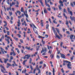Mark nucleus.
<instances>
[{"instance_id": "nucleus-47", "label": "nucleus", "mask_w": 75, "mask_h": 75, "mask_svg": "<svg viewBox=\"0 0 75 75\" xmlns=\"http://www.w3.org/2000/svg\"><path fill=\"white\" fill-rule=\"evenodd\" d=\"M55 72V69L54 68H53V73H54Z\"/></svg>"}, {"instance_id": "nucleus-9", "label": "nucleus", "mask_w": 75, "mask_h": 75, "mask_svg": "<svg viewBox=\"0 0 75 75\" xmlns=\"http://www.w3.org/2000/svg\"><path fill=\"white\" fill-rule=\"evenodd\" d=\"M3 59H4V62L6 63H7V61H8V59L7 58L6 59H4L3 58Z\"/></svg>"}, {"instance_id": "nucleus-6", "label": "nucleus", "mask_w": 75, "mask_h": 75, "mask_svg": "<svg viewBox=\"0 0 75 75\" xmlns=\"http://www.w3.org/2000/svg\"><path fill=\"white\" fill-rule=\"evenodd\" d=\"M0 67L1 69H4V71H6V69H5V68H4V66H3L2 64H0Z\"/></svg>"}, {"instance_id": "nucleus-13", "label": "nucleus", "mask_w": 75, "mask_h": 75, "mask_svg": "<svg viewBox=\"0 0 75 75\" xmlns=\"http://www.w3.org/2000/svg\"><path fill=\"white\" fill-rule=\"evenodd\" d=\"M70 35L71 36H70L69 37L70 38V39H71V40H72V39L73 38H73L74 36V35L71 34Z\"/></svg>"}, {"instance_id": "nucleus-58", "label": "nucleus", "mask_w": 75, "mask_h": 75, "mask_svg": "<svg viewBox=\"0 0 75 75\" xmlns=\"http://www.w3.org/2000/svg\"><path fill=\"white\" fill-rule=\"evenodd\" d=\"M45 37H46V38H48V35H45Z\"/></svg>"}, {"instance_id": "nucleus-37", "label": "nucleus", "mask_w": 75, "mask_h": 75, "mask_svg": "<svg viewBox=\"0 0 75 75\" xmlns=\"http://www.w3.org/2000/svg\"><path fill=\"white\" fill-rule=\"evenodd\" d=\"M45 4L46 6H48V5H49V4H47V2H45Z\"/></svg>"}, {"instance_id": "nucleus-21", "label": "nucleus", "mask_w": 75, "mask_h": 75, "mask_svg": "<svg viewBox=\"0 0 75 75\" xmlns=\"http://www.w3.org/2000/svg\"><path fill=\"white\" fill-rule=\"evenodd\" d=\"M63 16L64 17H65L66 19H67V16H66V15L65 14V13H63Z\"/></svg>"}, {"instance_id": "nucleus-29", "label": "nucleus", "mask_w": 75, "mask_h": 75, "mask_svg": "<svg viewBox=\"0 0 75 75\" xmlns=\"http://www.w3.org/2000/svg\"><path fill=\"white\" fill-rule=\"evenodd\" d=\"M42 6V7H44V4H43V3H42V1H41L40 2Z\"/></svg>"}, {"instance_id": "nucleus-26", "label": "nucleus", "mask_w": 75, "mask_h": 75, "mask_svg": "<svg viewBox=\"0 0 75 75\" xmlns=\"http://www.w3.org/2000/svg\"><path fill=\"white\" fill-rule=\"evenodd\" d=\"M25 17H26V18H28V14L27 13H26V14L25 15Z\"/></svg>"}, {"instance_id": "nucleus-31", "label": "nucleus", "mask_w": 75, "mask_h": 75, "mask_svg": "<svg viewBox=\"0 0 75 75\" xmlns=\"http://www.w3.org/2000/svg\"><path fill=\"white\" fill-rule=\"evenodd\" d=\"M53 22L54 23H55V24H57V22L55 21V20L53 21Z\"/></svg>"}, {"instance_id": "nucleus-20", "label": "nucleus", "mask_w": 75, "mask_h": 75, "mask_svg": "<svg viewBox=\"0 0 75 75\" xmlns=\"http://www.w3.org/2000/svg\"><path fill=\"white\" fill-rule=\"evenodd\" d=\"M32 62V59H31V58H30V61H29V64H31Z\"/></svg>"}, {"instance_id": "nucleus-49", "label": "nucleus", "mask_w": 75, "mask_h": 75, "mask_svg": "<svg viewBox=\"0 0 75 75\" xmlns=\"http://www.w3.org/2000/svg\"><path fill=\"white\" fill-rule=\"evenodd\" d=\"M63 2H67V0H62Z\"/></svg>"}, {"instance_id": "nucleus-50", "label": "nucleus", "mask_w": 75, "mask_h": 75, "mask_svg": "<svg viewBox=\"0 0 75 75\" xmlns=\"http://www.w3.org/2000/svg\"><path fill=\"white\" fill-rule=\"evenodd\" d=\"M46 54V53H45V52L43 53L42 54V55H43V56L45 55H46V54Z\"/></svg>"}, {"instance_id": "nucleus-7", "label": "nucleus", "mask_w": 75, "mask_h": 75, "mask_svg": "<svg viewBox=\"0 0 75 75\" xmlns=\"http://www.w3.org/2000/svg\"><path fill=\"white\" fill-rule=\"evenodd\" d=\"M44 49H42V50L41 51V53H42V52H47V48L46 47H45L44 48Z\"/></svg>"}, {"instance_id": "nucleus-35", "label": "nucleus", "mask_w": 75, "mask_h": 75, "mask_svg": "<svg viewBox=\"0 0 75 75\" xmlns=\"http://www.w3.org/2000/svg\"><path fill=\"white\" fill-rule=\"evenodd\" d=\"M13 56H15V55H16V54L14 52V51H13Z\"/></svg>"}, {"instance_id": "nucleus-61", "label": "nucleus", "mask_w": 75, "mask_h": 75, "mask_svg": "<svg viewBox=\"0 0 75 75\" xmlns=\"http://www.w3.org/2000/svg\"><path fill=\"white\" fill-rule=\"evenodd\" d=\"M9 14H10V16H11V15H12V13H11V12L9 13Z\"/></svg>"}, {"instance_id": "nucleus-22", "label": "nucleus", "mask_w": 75, "mask_h": 75, "mask_svg": "<svg viewBox=\"0 0 75 75\" xmlns=\"http://www.w3.org/2000/svg\"><path fill=\"white\" fill-rule=\"evenodd\" d=\"M49 24H47L46 25V29H48V27H49Z\"/></svg>"}, {"instance_id": "nucleus-19", "label": "nucleus", "mask_w": 75, "mask_h": 75, "mask_svg": "<svg viewBox=\"0 0 75 75\" xmlns=\"http://www.w3.org/2000/svg\"><path fill=\"white\" fill-rule=\"evenodd\" d=\"M23 13L24 15H25V14H27V10H25V11H23Z\"/></svg>"}, {"instance_id": "nucleus-38", "label": "nucleus", "mask_w": 75, "mask_h": 75, "mask_svg": "<svg viewBox=\"0 0 75 75\" xmlns=\"http://www.w3.org/2000/svg\"><path fill=\"white\" fill-rule=\"evenodd\" d=\"M36 71V69H34V71H33V74H35Z\"/></svg>"}, {"instance_id": "nucleus-44", "label": "nucleus", "mask_w": 75, "mask_h": 75, "mask_svg": "<svg viewBox=\"0 0 75 75\" xmlns=\"http://www.w3.org/2000/svg\"><path fill=\"white\" fill-rule=\"evenodd\" d=\"M66 25H68V21H66Z\"/></svg>"}, {"instance_id": "nucleus-27", "label": "nucleus", "mask_w": 75, "mask_h": 75, "mask_svg": "<svg viewBox=\"0 0 75 75\" xmlns=\"http://www.w3.org/2000/svg\"><path fill=\"white\" fill-rule=\"evenodd\" d=\"M14 39L16 40V41H18V38L16 37H14Z\"/></svg>"}, {"instance_id": "nucleus-45", "label": "nucleus", "mask_w": 75, "mask_h": 75, "mask_svg": "<svg viewBox=\"0 0 75 75\" xmlns=\"http://www.w3.org/2000/svg\"><path fill=\"white\" fill-rule=\"evenodd\" d=\"M32 25H33V26L34 27V28H37L36 27V26H35V25L34 24H32Z\"/></svg>"}, {"instance_id": "nucleus-36", "label": "nucleus", "mask_w": 75, "mask_h": 75, "mask_svg": "<svg viewBox=\"0 0 75 75\" xmlns=\"http://www.w3.org/2000/svg\"><path fill=\"white\" fill-rule=\"evenodd\" d=\"M7 35H10V31H7Z\"/></svg>"}, {"instance_id": "nucleus-40", "label": "nucleus", "mask_w": 75, "mask_h": 75, "mask_svg": "<svg viewBox=\"0 0 75 75\" xmlns=\"http://www.w3.org/2000/svg\"><path fill=\"white\" fill-rule=\"evenodd\" d=\"M47 9L48 11H50L51 10V8H47Z\"/></svg>"}, {"instance_id": "nucleus-18", "label": "nucleus", "mask_w": 75, "mask_h": 75, "mask_svg": "<svg viewBox=\"0 0 75 75\" xmlns=\"http://www.w3.org/2000/svg\"><path fill=\"white\" fill-rule=\"evenodd\" d=\"M7 65L8 66L10 67V66L11 67H12V65L10 64V63H8L7 64Z\"/></svg>"}, {"instance_id": "nucleus-14", "label": "nucleus", "mask_w": 75, "mask_h": 75, "mask_svg": "<svg viewBox=\"0 0 75 75\" xmlns=\"http://www.w3.org/2000/svg\"><path fill=\"white\" fill-rule=\"evenodd\" d=\"M27 71V70H26V69H25V70L24 71V70H23V71L22 72V73H23L24 74H25L26 73V71Z\"/></svg>"}, {"instance_id": "nucleus-32", "label": "nucleus", "mask_w": 75, "mask_h": 75, "mask_svg": "<svg viewBox=\"0 0 75 75\" xmlns=\"http://www.w3.org/2000/svg\"><path fill=\"white\" fill-rule=\"evenodd\" d=\"M17 35L18 36L19 38H21V35H20V34H17Z\"/></svg>"}, {"instance_id": "nucleus-55", "label": "nucleus", "mask_w": 75, "mask_h": 75, "mask_svg": "<svg viewBox=\"0 0 75 75\" xmlns=\"http://www.w3.org/2000/svg\"><path fill=\"white\" fill-rule=\"evenodd\" d=\"M12 5H14V4H16V3H14V2H12Z\"/></svg>"}, {"instance_id": "nucleus-1", "label": "nucleus", "mask_w": 75, "mask_h": 75, "mask_svg": "<svg viewBox=\"0 0 75 75\" xmlns=\"http://www.w3.org/2000/svg\"><path fill=\"white\" fill-rule=\"evenodd\" d=\"M63 62H66V63H68L67 65L68 68L71 69H72V67H70L71 66V62H69V61H67L65 60Z\"/></svg>"}, {"instance_id": "nucleus-60", "label": "nucleus", "mask_w": 75, "mask_h": 75, "mask_svg": "<svg viewBox=\"0 0 75 75\" xmlns=\"http://www.w3.org/2000/svg\"><path fill=\"white\" fill-rule=\"evenodd\" d=\"M12 11H14L15 10H14V8H12Z\"/></svg>"}, {"instance_id": "nucleus-25", "label": "nucleus", "mask_w": 75, "mask_h": 75, "mask_svg": "<svg viewBox=\"0 0 75 75\" xmlns=\"http://www.w3.org/2000/svg\"><path fill=\"white\" fill-rule=\"evenodd\" d=\"M21 11L22 12H23L24 11V10H23V7H22L21 8Z\"/></svg>"}, {"instance_id": "nucleus-28", "label": "nucleus", "mask_w": 75, "mask_h": 75, "mask_svg": "<svg viewBox=\"0 0 75 75\" xmlns=\"http://www.w3.org/2000/svg\"><path fill=\"white\" fill-rule=\"evenodd\" d=\"M53 57H54V55L51 54V55H50V57H51V58L52 59V58H53Z\"/></svg>"}, {"instance_id": "nucleus-57", "label": "nucleus", "mask_w": 75, "mask_h": 75, "mask_svg": "<svg viewBox=\"0 0 75 75\" xmlns=\"http://www.w3.org/2000/svg\"><path fill=\"white\" fill-rule=\"evenodd\" d=\"M0 48V49H1V51H3L4 50V49L3 48H2V47H1Z\"/></svg>"}, {"instance_id": "nucleus-41", "label": "nucleus", "mask_w": 75, "mask_h": 75, "mask_svg": "<svg viewBox=\"0 0 75 75\" xmlns=\"http://www.w3.org/2000/svg\"><path fill=\"white\" fill-rule=\"evenodd\" d=\"M26 48H27V50H30V47H27Z\"/></svg>"}, {"instance_id": "nucleus-56", "label": "nucleus", "mask_w": 75, "mask_h": 75, "mask_svg": "<svg viewBox=\"0 0 75 75\" xmlns=\"http://www.w3.org/2000/svg\"><path fill=\"white\" fill-rule=\"evenodd\" d=\"M39 71L38 72V74H40V73L41 72V70H38Z\"/></svg>"}, {"instance_id": "nucleus-59", "label": "nucleus", "mask_w": 75, "mask_h": 75, "mask_svg": "<svg viewBox=\"0 0 75 75\" xmlns=\"http://www.w3.org/2000/svg\"><path fill=\"white\" fill-rule=\"evenodd\" d=\"M59 34L60 35V36L62 38V35L60 33H59Z\"/></svg>"}, {"instance_id": "nucleus-16", "label": "nucleus", "mask_w": 75, "mask_h": 75, "mask_svg": "<svg viewBox=\"0 0 75 75\" xmlns=\"http://www.w3.org/2000/svg\"><path fill=\"white\" fill-rule=\"evenodd\" d=\"M4 23H5V24L4 25V27H6V26H7V22L5 21H4Z\"/></svg>"}, {"instance_id": "nucleus-52", "label": "nucleus", "mask_w": 75, "mask_h": 75, "mask_svg": "<svg viewBox=\"0 0 75 75\" xmlns=\"http://www.w3.org/2000/svg\"><path fill=\"white\" fill-rule=\"evenodd\" d=\"M62 30H63V31H64V32H65V28H63Z\"/></svg>"}, {"instance_id": "nucleus-15", "label": "nucleus", "mask_w": 75, "mask_h": 75, "mask_svg": "<svg viewBox=\"0 0 75 75\" xmlns=\"http://www.w3.org/2000/svg\"><path fill=\"white\" fill-rule=\"evenodd\" d=\"M44 13H47V10H46V8H44Z\"/></svg>"}, {"instance_id": "nucleus-48", "label": "nucleus", "mask_w": 75, "mask_h": 75, "mask_svg": "<svg viewBox=\"0 0 75 75\" xmlns=\"http://www.w3.org/2000/svg\"><path fill=\"white\" fill-rule=\"evenodd\" d=\"M42 42L43 44H45V42L44 41Z\"/></svg>"}, {"instance_id": "nucleus-34", "label": "nucleus", "mask_w": 75, "mask_h": 75, "mask_svg": "<svg viewBox=\"0 0 75 75\" xmlns=\"http://www.w3.org/2000/svg\"><path fill=\"white\" fill-rule=\"evenodd\" d=\"M20 41L21 43H23V39H20Z\"/></svg>"}, {"instance_id": "nucleus-2", "label": "nucleus", "mask_w": 75, "mask_h": 75, "mask_svg": "<svg viewBox=\"0 0 75 75\" xmlns=\"http://www.w3.org/2000/svg\"><path fill=\"white\" fill-rule=\"evenodd\" d=\"M8 35H5V38H7L8 39H7L6 38L5 39V41H6L8 42V44H9L10 43V41H9V39L10 38V36H8Z\"/></svg>"}, {"instance_id": "nucleus-5", "label": "nucleus", "mask_w": 75, "mask_h": 75, "mask_svg": "<svg viewBox=\"0 0 75 75\" xmlns=\"http://www.w3.org/2000/svg\"><path fill=\"white\" fill-rule=\"evenodd\" d=\"M67 10L68 13H70L71 15V16H73V14H72V11H70V9H69V8L68 7L67 8Z\"/></svg>"}, {"instance_id": "nucleus-11", "label": "nucleus", "mask_w": 75, "mask_h": 75, "mask_svg": "<svg viewBox=\"0 0 75 75\" xmlns=\"http://www.w3.org/2000/svg\"><path fill=\"white\" fill-rule=\"evenodd\" d=\"M1 69V72H2V73H4V74L5 73H8V72L6 71H5L3 69Z\"/></svg>"}, {"instance_id": "nucleus-51", "label": "nucleus", "mask_w": 75, "mask_h": 75, "mask_svg": "<svg viewBox=\"0 0 75 75\" xmlns=\"http://www.w3.org/2000/svg\"><path fill=\"white\" fill-rule=\"evenodd\" d=\"M6 55L7 58H9L10 57V56H9V54H7Z\"/></svg>"}, {"instance_id": "nucleus-17", "label": "nucleus", "mask_w": 75, "mask_h": 75, "mask_svg": "<svg viewBox=\"0 0 75 75\" xmlns=\"http://www.w3.org/2000/svg\"><path fill=\"white\" fill-rule=\"evenodd\" d=\"M27 60H25L23 61V65H25V62H27Z\"/></svg>"}, {"instance_id": "nucleus-43", "label": "nucleus", "mask_w": 75, "mask_h": 75, "mask_svg": "<svg viewBox=\"0 0 75 75\" xmlns=\"http://www.w3.org/2000/svg\"><path fill=\"white\" fill-rule=\"evenodd\" d=\"M67 34H68L69 35L70 34V33H69V31H67L66 32Z\"/></svg>"}, {"instance_id": "nucleus-62", "label": "nucleus", "mask_w": 75, "mask_h": 75, "mask_svg": "<svg viewBox=\"0 0 75 75\" xmlns=\"http://www.w3.org/2000/svg\"><path fill=\"white\" fill-rule=\"evenodd\" d=\"M13 52H11L10 53V55H13Z\"/></svg>"}, {"instance_id": "nucleus-64", "label": "nucleus", "mask_w": 75, "mask_h": 75, "mask_svg": "<svg viewBox=\"0 0 75 75\" xmlns=\"http://www.w3.org/2000/svg\"><path fill=\"white\" fill-rule=\"evenodd\" d=\"M43 66L45 67H46V64H43Z\"/></svg>"}, {"instance_id": "nucleus-23", "label": "nucleus", "mask_w": 75, "mask_h": 75, "mask_svg": "<svg viewBox=\"0 0 75 75\" xmlns=\"http://www.w3.org/2000/svg\"><path fill=\"white\" fill-rule=\"evenodd\" d=\"M3 38H4V36H3L0 39V41H2Z\"/></svg>"}, {"instance_id": "nucleus-24", "label": "nucleus", "mask_w": 75, "mask_h": 75, "mask_svg": "<svg viewBox=\"0 0 75 75\" xmlns=\"http://www.w3.org/2000/svg\"><path fill=\"white\" fill-rule=\"evenodd\" d=\"M56 29L57 30V31L58 34H59V29H57V28H56Z\"/></svg>"}, {"instance_id": "nucleus-10", "label": "nucleus", "mask_w": 75, "mask_h": 75, "mask_svg": "<svg viewBox=\"0 0 75 75\" xmlns=\"http://www.w3.org/2000/svg\"><path fill=\"white\" fill-rule=\"evenodd\" d=\"M61 55V57L63 58H65V56L64 54L60 53Z\"/></svg>"}, {"instance_id": "nucleus-63", "label": "nucleus", "mask_w": 75, "mask_h": 75, "mask_svg": "<svg viewBox=\"0 0 75 75\" xmlns=\"http://www.w3.org/2000/svg\"><path fill=\"white\" fill-rule=\"evenodd\" d=\"M11 60H12L11 59H10L9 61V62H10V63L11 62V61H12Z\"/></svg>"}, {"instance_id": "nucleus-4", "label": "nucleus", "mask_w": 75, "mask_h": 75, "mask_svg": "<svg viewBox=\"0 0 75 75\" xmlns=\"http://www.w3.org/2000/svg\"><path fill=\"white\" fill-rule=\"evenodd\" d=\"M54 33L56 36V37L58 38V39H59V40H61V38H60V37L57 34V33L56 32V31L55 30L54 31Z\"/></svg>"}, {"instance_id": "nucleus-39", "label": "nucleus", "mask_w": 75, "mask_h": 75, "mask_svg": "<svg viewBox=\"0 0 75 75\" xmlns=\"http://www.w3.org/2000/svg\"><path fill=\"white\" fill-rule=\"evenodd\" d=\"M57 58H58V59H59L60 58V57H59V56L58 55H57Z\"/></svg>"}, {"instance_id": "nucleus-54", "label": "nucleus", "mask_w": 75, "mask_h": 75, "mask_svg": "<svg viewBox=\"0 0 75 75\" xmlns=\"http://www.w3.org/2000/svg\"><path fill=\"white\" fill-rule=\"evenodd\" d=\"M49 21H50V23H51V20L50 18H49Z\"/></svg>"}, {"instance_id": "nucleus-8", "label": "nucleus", "mask_w": 75, "mask_h": 75, "mask_svg": "<svg viewBox=\"0 0 75 75\" xmlns=\"http://www.w3.org/2000/svg\"><path fill=\"white\" fill-rule=\"evenodd\" d=\"M59 3L60 4V6H61V7L62 6L63 7L64 6V5L63 4V2L62 1H61V0H60L59 1Z\"/></svg>"}, {"instance_id": "nucleus-53", "label": "nucleus", "mask_w": 75, "mask_h": 75, "mask_svg": "<svg viewBox=\"0 0 75 75\" xmlns=\"http://www.w3.org/2000/svg\"><path fill=\"white\" fill-rule=\"evenodd\" d=\"M16 4H17V5H19V2H18V1H16Z\"/></svg>"}, {"instance_id": "nucleus-33", "label": "nucleus", "mask_w": 75, "mask_h": 75, "mask_svg": "<svg viewBox=\"0 0 75 75\" xmlns=\"http://www.w3.org/2000/svg\"><path fill=\"white\" fill-rule=\"evenodd\" d=\"M63 11L64 12V13H67V11H66V9L65 8H64L63 10Z\"/></svg>"}, {"instance_id": "nucleus-46", "label": "nucleus", "mask_w": 75, "mask_h": 75, "mask_svg": "<svg viewBox=\"0 0 75 75\" xmlns=\"http://www.w3.org/2000/svg\"><path fill=\"white\" fill-rule=\"evenodd\" d=\"M62 44H63V42H61L60 46H61V47H62Z\"/></svg>"}, {"instance_id": "nucleus-3", "label": "nucleus", "mask_w": 75, "mask_h": 75, "mask_svg": "<svg viewBox=\"0 0 75 75\" xmlns=\"http://www.w3.org/2000/svg\"><path fill=\"white\" fill-rule=\"evenodd\" d=\"M30 57L31 55L30 54H27L25 55L23 57V59H25L26 58L27 59H28Z\"/></svg>"}, {"instance_id": "nucleus-42", "label": "nucleus", "mask_w": 75, "mask_h": 75, "mask_svg": "<svg viewBox=\"0 0 75 75\" xmlns=\"http://www.w3.org/2000/svg\"><path fill=\"white\" fill-rule=\"evenodd\" d=\"M10 59H11L12 60H13V56H11L10 57Z\"/></svg>"}, {"instance_id": "nucleus-12", "label": "nucleus", "mask_w": 75, "mask_h": 75, "mask_svg": "<svg viewBox=\"0 0 75 75\" xmlns=\"http://www.w3.org/2000/svg\"><path fill=\"white\" fill-rule=\"evenodd\" d=\"M70 18L72 21H74V19H75V18L74 16L72 17V16H70Z\"/></svg>"}, {"instance_id": "nucleus-30", "label": "nucleus", "mask_w": 75, "mask_h": 75, "mask_svg": "<svg viewBox=\"0 0 75 75\" xmlns=\"http://www.w3.org/2000/svg\"><path fill=\"white\" fill-rule=\"evenodd\" d=\"M70 5H71V6L73 7H74V4H73L72 3H70Z\"/></svg>"}]
</instances>
